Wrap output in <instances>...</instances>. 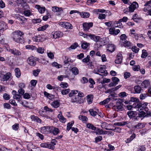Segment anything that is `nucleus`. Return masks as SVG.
Segmentation results:
<instances>
[{
  "instance_id": "f257e3e1",
  "label": "nucleus",
  "mask_w": 151,
  "mask_h": 151,
  "mask_svg": "<svg viewBox=\"0 0 151 151\" xmlns=\"http://www.w3.org/2000/svg\"><path fill=\"white\" fill-rule=\"evenodd\" d=\"M13 40L16 42L22 43L24 42V39L23 37L24 35L23 32L20 30L15 31L12 34Z\"/></svg>"
},
{
  "instance_id": "f03ea898",
  "label": "nucleus",
  "mask_w": 151,
  "mask_h": 151,
  "mask_svg": "<svg viewBox=\"0 0 151 151\" xmlns=\"http://www.w3.org/2000/svg\"><path fill=\"white\" fill-rule=\"evenodd\" d=\"M127 114L130 119H132L133 121H136L137 120L136 118L137 115V113L136 111H129L127 112Z\"/></svg>"
},
{
  "instance_id": "7ed1b4c3",
  "label": "nucleus",
  "mask_w": 151,
  "mask_h": 151,
  "mask_svg": "<svg viewBox=\"0 0 151 151\" xmlns=\"http://www.w3.org/2000/svg\"><path fill=\"white\" fill-rule=\"evenodd\" d=\"M27 61L28 64L31 66H34L36 64V58L33 56L29 57Z\"/></svg>"
},
{
  "instance_id": "20e7f679",
  "label": "nucleus",
  "mask_w": 151,
  "mask_h": 151,
  "mask_svg": "<svg viewBox=\"0 0 151 151\" xmlns=\"http://www.w3.org/2000/svg\"><path fill=\"white\" fill-rule=\"evenodd\" d=\"M6 50L9 52H10L12 54L15 55L19 56L21 55V52L20 51L15 48L11 49L10 48H6Z\"/></svg>"
},
{
  "instance_id": "39448f33",
  "label": "nucleus",
  "mask_w": 151,
  "mask_h": 151,
  "mask_svg": "<svg viewBox=\"0 0 151 151\" xmlns=\"http://www.w3.org/2000/svg\"><path fill=\"white\" fill-rule=\"evenodd\" d=\"M93 23L92 22L83 23L82 26L84 31L86 32L88 31L89 29L93 27Z\"/></svg>"
},
{
  "instance_id": "423d86ee",
  "label": "nucleus",
  "mask_w": 151,
  "mask_h": 151,
  "mask_svg": "<svg viewBox=\"0 0 151 151\" xmlns=\"http://www.w3.org/2000/svg\"><path fill=\"white\" fill-rule=\"evenodd\" d=\"M71 101L73 103L81 104L83 103V100L82 99L78 97V96H75L72 98Z\"/></svg>"
},
{
  "instance_id": "0eeeda50",
  "label": "nucleus",
  "mask_w": 151,
  "mask_h": 151,
  "mask_svg": "<svg viewBox=\"0 0 151 151\" xmlns=\"http://www.w3.org/2000/svg\"><path fill=\"white\" fill-rule=\"evenodd\" d=\"M106 66L104 65L100 67L98 70L99 73H101V74H99V75L102 76H105L107 75L108 74L107 71L106 69Z\"/></svg>"
},
{
  "instance_id": "6e6552de",
  "label": "nucleus",
  "mask_w": 151,
  "mask_h": 151,
  "mask_svg": "<svg viewBox=\"0 0 151 151\" xmlns=\"http://www.w3.org/2000/svg\"><path fill=\"white\" fill-rule=\"evenodd\" d=\"M138 7V3L136 2H133L129 7V12H133L134 10Z\"/></svg>"
},
{
  "instance_id": "1a4fd4ad",
  "label": "nucleus",
  "mask_w": 151,
  "mask_h": 151,
  "mask_svg": "<svg viewBox=\"0 0 151 151\" xmlns=\"http://www.w3.org/2000/svg\"><path fill=\"white\" fill-rule=\"evenodd\" d=\"M51 127L44 126L41 128V132L43 134H46L50 133Z\"/></svg>"
},
{
  "instance_id": "9d476101",
  "label": "nucleus",
  "mask_w": 151,
  "mask_h": 151,
  "mask_svg": "<svg viewBox=\"0 0 151 151\" xmlns=\"http://www.w3.org/2000/svg\"><path fill=\"white\" fill-rule=\"evenodd\" d=\"M63 32L60 31H56L54 33L52 34L51 37H52L53 38L56 39L58 38L61 37H63Z\"/></svg>"
},
{
  "instance_id": "9b49d317",
  "label": "nucleus",
  "mask_w": 151,
  "mask_h": 151,
  "mask_svg": "<svg viewBox=\"0 0 151 151\" xmlns=\"http://www.w3.org/2000/svg\"><path fill=\"white\" fill-rule=\"evenodd\" d=\"M107 51L112 53L115 50V45L112 44H109L107 45Z\"/></svg>"
},
{
  "instance_id": "f8f14e48",
  "label": "nucleus",
  "mask_w": 151,
  "mask_h": 151,
  "mask_svg": "<svg viewBox=\"0 0 151 151\" xmlns=\"http://www.w3.org/2000/svg\"><path fill=\"white\" fill-rule=\"evenodd\" d=\"M8 28V26L6 24L2 22H0V32H3Z\"/></svg>"
},
{
  "instance_id": "ddd939ff",
  "label": "nucleus",
  "mask_w": 151,
  "mask_h": 151,
  "mask_svg": "<svg viewBox=\"0 0 151 151\" xmlns=\"http://www.w3.org/2000/svg\"><path fill=\"white\" fill-rule=\"evenodd\" d=\"M50 129V133H52L54 135H57L59 133V129L55 127L51 126Z\"/></svg>"
},
{
  "instance_id": "4468645a",
  "label": "nucleus",
  "mask_w": 151,
  "mask_h": 151,
  "mask_svg": "<svg viewBox=\"0 0 151 151\" xmlns=\"http://www.w3.org/2000/svg\"><path fill=\"white\" fill-rule=\"evenodd\" d=\"M88 36L91 39L95 42H100V40L101 38L99 36H96L92 34H90L88 35Z\"/></svg>"
},
{
  "instance_id": "2eb2a0df",
  "label": "nucleus",
  "mask_w": 151,
  "mask_h": 151,
  "mask_svg": "<svg viewBox=\"0 0 151 151\" xmlns=\"http://www.w3.org/2000/svg\"><path fill=\"white\" fill-rule=\"evenodd\" d=\"M32 40L33 41L37 42H42L43 41V39L42 35H39L34 36L32 37Z\"/></svg>"
},
{
  "instance_id": "dca6fc26",
  "label": "nucleus",
  "mask_w": 151,
  "mask_h": 151,
  "mask_svg": "<svg viewBox=\"0 0 151 151\" xmlns=\"http://www.w3.org/2000/svg\"><path fill=\"white\" fill-rule=\"evenodd\" d=\"M100 42H101V45H104L107 44L109 42V39L107 37H105L100 38Z\"/></svg>"
},
{
  "instance_id": "f3484780",
  "label": "nucleus",
  "mask_w": 151,
  "mask_h": 151,
  "mask_svg": "<svg viewBox=\"0 0 151 151\" xmlns=\"http://www.w3.org/2000/svg\"><path fill=\"white\" fill-rule=\"evenodd\" d=\"M122 55L120 54H118L116 56V58L115 60V63L117 64H120L122 63Z\"/></svg>"
},
{
  "instance_id": "a211bd4d",
  "label": "nucleus",
  "mask_w": 151,
  "mask_h": 151,
  "mask_svg": "<svg viewBox=\"0 0 151 151\" xmlns=\"http://www.w3.org/2000/svg\"><path fill=\"white\" fill-rule=\"evenodd\" d=\"M109 33L110 34L114 35H116L120 32V30L119 29H115L114 27L110 28L109 29Z\"/></svg>"
},
{
  "instance_id": "6ab92c4d",
  "label": "nucleus",
  "mask_w": 151,
  "mask_h": 151,
  "mask_svg": "<svg viewBox=\"0 0 151 151\" xmlns=\"http://www.w3.org/2000/svg\"><path fill=\"white\" fill-rule=\"evenodd\" d=\"M145 116L146 113L143 111H141L139 113L138 115H137L135 119L137 121H138L140 118H142L141 120H142Z\"/></svg>"
},
{
  "instance_id": "aec40b11",
  "label": "nucleus",
  "mask_w": 151,
  "mask_h": 151,
  "mask_svg": "<svg viewBox=\"0 0 151 151\" xmlns=\"http://www.w3.org/2000/svg\"><path fill=\"white\" fill-rule=\"evenodd\" d=\"M30 118L32 121L37 122L40 123H41V122L42 121L41 119L37 116H35V115H31L30 116Z\"/></svg>"
},
{
  "instance_id": "412c9836",
  "label": "nucleus",
  "mask_w": 151,
  "mask_h": 151,
  "mask_svg": "<svg viewBox=\"0 0 151 151\" xmlns=\"http://www.w3.org/2000/svg\"><path fill=\"white\" fill-rule=\"evenodd\" d=\"M11 74L10 72H8L4 75L3 79L4 81H7L8 80L11 76Z\"/></svg>"
},
{
  "instance_id": "4be33fe9",
  "label": "nucleus",
  "mask_w": 151,
  "mask_h": 151,
  "mask_svg": "<svg viewBox=\"0 0 151 151\" xmlns=\"http://www.w3.org/2000/svg\"><path fill=\"white\" fill-rule=\"evenodd\" d=\"M36 7L38 9L39 12L41 14L44 13L45 12V8L44 7H41L40 6L36 5Z\"/></svg>"
},
{
  "instance_id": "5701e85b",
  "label": "nucleus",
  "mask_w": 151,
  "mask_h": 151,
  "mask_svg": "<svg viewBox=\"0 0 151 151\" xmlns=\"http://www.w3.org/2000/svg\"><path fill=\"white\" fill-rule=\"evenodd\" d=\"M122 43L123 44V46L126 47L130 48L131 47V43L130 42L127 40L124 41Z\"/></svg>"
},
{
  "instance_id": "b1692460",
  "label": "nucleus",
  "mask_w": 151,
  "mask_h": 151,
  "mask_svg": "<svg viewBox=\"0 0 151 151\" xmlns=\"http://www.w3.org/2000/svg\"><path fill=\"white\" fill-rule=\"evenodd\" d=\"M150 84L149 81L148 80H145L142 83V86L145 88L148 87Z\"/></svg>"
},
{
  "instance_id": "393cba45",
  "label": "nucleus",
  "mask_w": 151,
  "mask_h": 151,
  "mask_svg": "<svg viewBox=\"0 0 151 151\" xmlns=\"http://www.w3.org/2000/svg\"><path fill=\"white\" fill-rule=\"evenodd\" d=\"M51 105L55 108H57L60 106V103L56 100L52 103Z\"/></svg>"
},
{
  "instance_id": "a878e982",
  "label": "nucleus",
  "mask_w": 151,
  "mask_h": 151,
  "mask_svg": "<svg viewBox=\"0 0 151 151\" xmlns=\"http://www.w3.org/2000/svg\"><path fill=\"white\" fill-rule=\"evenodd\" d=\"M134 89L135 91V93H140L142 90L141 87L139 85L135 86L134 87Z\"/></svg>"
},
{
  "instance_id": "bb28decb",
  "label": "nucleus",
  "mask_w": 151,
  "mask_h": 151,
  "mask_svg": "<svg viewBox=\"0 0 151 151\" xmlns=\"http://www.w3.org/2000/svg\"><path fill=\"white\" fill-rule=\"evenodd\" d=\"M79 119L81 120L83 122H87L88 119L87 117L85 116L80 115L78 116Z\"/></svg>"
},
{
  "instance_id": "cd10ccee",
  "label": "nucleus",
  "mask_w": 151,
  "mask_h": 151,
  "mask_svg": "<svg viewBox=\"0 0 151 151\" xmlns=\"http://www.w3.org/2000/svg\"><path fill=\"white\" fill-rule=\"evenodd\" d=\"M64 28L67 29H72L73 28V27L70 23L65 22Z\"/></svg>"
},
{
  "instance_id": "c85d7f7f",
  "label": "nucleus",
  "mask_w": 151,
  "mask_h": 151,
  "mask_svg": "<svg viewBox=\"0 0 151 151\" xmlns=\"http://www.w3.org/2000/svg\"><path fill=\"white\" fill-rule=\"evenodd\" d=\"M78 93V91L77 90H72L69 93V96L70 97H73V96H76V95Z\"/></svg>"
},
{
  "instance_id": "c756f323",
  "label": "nucleus",
  "mask_w": 151,
  "mask_h": 151,
  "mask_svg": "<svg viewBox=\"0 0 151 151\" xmlns=\"http://www.w3.org/2000/svg\"><path fill=\"white\" fill-rule=\"evenodd\" d=\"M127 37L125 34H122L121 35L120 37V42L122 43H123L124 41L127 40Z\"/></svg>"
},
{
  "instance_id": "7c9ffc66",
  "label": "nucleus",
  "mask_w": 151,
  "mask_h": 151,
  "mask_svg": "<svg viewBox=\"0 0 151 151\" xmlns=\"http://www.w3.org/2000/svg\"><path fill=\"white\" fill-rule=\"evenodd\" d=\"M71 71L72 73L75 75H76L79 73V71L76 67H74L72 68Z\"/></svg>"
},
{
  "instance_id": "2f4dec72",
  "label": "nucleus",
  "mask_w": 151,
  "mask_h": 151,
  "mask_svg": "<svg viewBox=\"0 0 151 151\" xmlns=\"http://www.w3.org/2000/svg\"><path fill=\"white\" fill-rule=\"evenodd\" d=\"M81 16L83 18H87L90 15V14L87 12H82L80 13Z\"/></svg>"
},
{
  "instance_id": "473e14b6",
  "label": "nucleus",
  "mask_w": 151,
  "mask_h": 151,
  "mask_svg": "<svg viewBox=\"0 0 151 151\" xmlns=\"http://www.w3.org/2000/svg\"><path fill=\"white\" fill-rule=\"evenodd\" d=\"M58 117L60 121L62 123H65L66 120V119L64 118L62 115L59 114L58 116Z\"/></svg>"
},
{
  "instance_id": "72a5a7b5",
  "label": "nucleus",
  "mask_w": 151,
  "mask_h": 151,
  "mask_svg": "<svg viewBox=\"0 0 151 151\" xmlns=\"http://www.w3.org/2000/svg\"><path fill=\"white\" fill-rule=\"evenodd\" d=\"M148 104V103H145L142 104L141 103H137L136 106V107L137 108H139L141 107H142V108H143L145 107Z\"/></svg>"
},
{
  "instance_id": "f704fd0d",
  "label": "nucleus",
  "mask_w": 151,
  "mask_h": 151,
  "mask_svg": "<svg viewBox=\"0 0 151 151\" xmlns=\"http://www.w3.org/2000/svg\"><path fill=\"white\" fill-rule=\"evenodd\" d=\"M74 124V122L73 121H72L69 122L68 124L67 127L66 129L68 131H69L71 129L72 127Z\"/></svg>"
},
{
  "instance_id": "c9c22d12",
  "label": "nucleus",
  "mask_w": 151,
  "mask_h": 151,
  "mask_svg": "<svg viewBox=\"0 0 151 151\" xmlns=\"http://www.w3.org/2000/svg\"><path fill=\"white\" fill-rule=\"evenodd\" d=\"M127 124V122H122L115 123H114V125L119 126H123Z\"/></svg>"
},
{
  "instance_id": "e433bc0d",
  "label": "nucleus",
  "mask_w": 151,
  "mask_h": 151,
  "mask_svg": "<svg viewBox=\"0 0 151 151\" xmlns=\"http://www.w3.org/2000/svg\"><path fill=\"white\" fill-rule=\"evenodd\" d=\"M148 55L147 51L145 50H143L142 51V54L141 57L142 58H145Z\"/></svg>"
},
{
  "instance_id": "4c0bfd02",
  "label": "nucleus",
  "mask_w": 151,
  "mask_h": 151,
  "mask_svg": "<svg viewBox=\"0 0 151 151\" xmlns=\"http://www.w3.org/2000/svg\"><path fill=\"white\" fill-rule=\"evenodd\" d=\"M146 148L145 146L143 145H139L138 146L137 151H145Z\"/></svg>"
},
{
  "instance_id": "58836bf2",
  "label": "nucleus",
  "mask_w": 151,
  "mask_h": 151,
  "mask_svg": "<svg viewBox=\"0 0 151 151\" xmlns=\"http://www.w3.org/2000/svg\"><path fill=\"white\" fill-rule=\"evenodd\" d=\"M15 72L16 76L17 78H19L21 76V72L19 68H16L15 69Z\"/></svg>"
},
{
  "instance_id": "ea45409f",
  "label": "nucleus",
  "mask_w": 151,
  "mask_h": 151,
  "mask_svg": "<svg viewBox=\"0 0 151 151\" xmlns=\"http://www.w3.org/2000/svg\"><path fill=\"white\" fill-rule=\"evenodd\" d=\"M111 100L110 98H108L105 99L103 101L101 102L100 104L101 105H104L107 104Z\"/></svg>"
},
{
  "instance_id": "a19ab883",
  "label": "nucleus",
  "mask_w": 151,
  "mask_h": 151,
  "mask_svg": "<svg viewBox=\"0 0 151 151\" xmlns=\"http://www.w3.org/2000/svg\"><path fill=\"white\" fill-rule=\"evenodd\" d=\"M93 96L92 95H88L87 96V101L89 104H91L93 101Z\"/></svg>"
},
{
  "instance_id": "79ce46f5",
  "label": "nucleus",
  "mask_w": 151,
  "mask_h": 151,
  "mask_svg": "<svg viewBox=\"0 0 151 151\" xmlns=\"http://www.w3.org/2000/svg\"><path fill=\"white\" fill-rule=\"evenodd\" d=\"M89 111L90 113V114L92 116H95L97 114V113L96 111H94L93 109H90L89 110Z\"/></svg>"
},
{
  "instance_id": "37998d69",
  "label": "nucleus",
  "mask_w": 151,
  "mask_h": 151,
  "mask_svg": "<svg viewBox=\"0 0 151 151\" xmlns=\"http://www.w3.org/2000/svg\"><path fill=\"white\" fill-rule=\"evenodd\" d=\"M49 25L48 24H46L45 25L43 26L40 27L38 28V31H42L46 29L48 27Z\"/></svg>"
},
{
  "instance_id": "c03bdc74",
  "label": "nucleus",
  "mask_w": 151,
  "mask_h": 151,
  "mask_svg": "<svg viewBox=\"0 0 151 151\" xmlns=\"http://www.w3.org/2000/svg\"><path fill=\"white\" fill-rule=\"evenodd\" d=\"M145 125L142 123H139L138 124L135 125L134 127L137 128H140L142 129L143 128Z\"/></svg>"
},
{
  "instance_id": "a18cd8bd",
  "label": "nucleus",
  "mask_w": 151,
  "mask_h": 151,
  "mask_svg": "<svg viewBox=\"0 0 151 151\" xmlns=\"http://www.w3.org/2000/svg\"><path fill=\"white\" fill-rule=\"evenodd\" d=\"M70 91L69 88L63 90L61 91V94L63 95H65L68 94Z\"/></svg>"
},
{
  "instance_id": "49530a36",
  "label": "nucleus",
  "mask_w": 151,
  "mask_h": 151,
  "mask_svg": "<svg viewBox=\"0 0 151 151\" xmlns=\"http://www.w3.org/2000/svg\"><path fill=\"white\" fill-rule=\"evenodd\" d=\"M36 50L39 53L42 54L44 52V50L42 47H38V48L36 47Z\"/></svg>"
},
{
  "instance_id": "de8ad7c7",
  "label": "nucleus",
  "mask_w": 151,
  "mask_h": 151,
  "mask_svg": "<svg viewBox=\"0 0 151 151\" xmlns=\"http://www.w3.org/2000/svg\"><path fill=\"white\" fill-rule=\"evenodd\" d=\"M89 43L86 42H84L81 45V47L83 49H86L88 46L89 45Z\"/></svg>"
},
{
  "instance_id": "09e8293b",
  "label": "nucleus",
  "mask_w": 151,
  "mask_h": 151,
  "mask_svg": "<svg viewBox=\"0 0 151 151\" xmlns=\"http://www.w3.org/2000/svg\"><path fill=\"white\" fill-rule=\"evenodd\" d=\"M25 48L26 49H31L32 50H36V47L35 46L29 45H26Z\"/></svg>"
},
{
  "instance_id": "8fccbe9b",
  "label": "nucleus",
  "mask_w": 151,
  "mask_h": 151,
  "mask_svg": "<svg viewBox=\"0 0 151 151\" xmlns=\"http://www.w3.org/2000/svg\"><path fill=\"white\" fill-rule=\"evenodd\" d=\"M96 134H105V133L102 129H99L98 128H96Z\"/></svg>"
},
{
  "instance_id": "3c124183",
  "label": "nucleus",
  "mask_w": 151,
  "mask_h": 151,
  "mask_svg": "<svg viewBox=\"0 0 151 151\" xmlns=\"http://www.w3.org/2000/svg\"><path fill=\"white\" fill-rule=\"evenodd\" d=\"M60 86L61 87L64 88H67L68 86L67 83L64 82H61Z\"/></svg>"
},
{
  "instance_id": "603ef678",
  "label": "nucleus",
  "mask_w": 151,
  "mask_h": 151,
  "mask_svg": "<svg viewBox=\"0 0 151 151\" xmlns=\"http://www.w3.org/2000/svg\"><path fill=\"white\" fill-rule=\"evenodd\" d=\"M86 126L87 128L89 129H91L92 130H95L96 129V127L94 126L93 124L88 123L86 125Z\"/></svg>"
},
{
  "instance_id": "864d4df0",
  "label": "nucleus",
  "mask_w": 151,
  "mask_h": 151,
  "mask_svg": "<svg viewBox=\"0 0 151 151\" xmlns=\"http://www.w3.org/2000/svg\"><path fill=\"white\" fill-rule=\"evenodd\" d=\"M112 80L113 82L115 83V85L117 84L118 82L119 81V79L117 77H113L112 78Z\"/></svg>"
},
{
  "instance_id": "5fc2aeb1",
  "label": "nucleus",
  "mask_w": 151,
  "mask_h": 151,
  "mask_svg": "<svg viewBox=\"0 0 151 151\" xmlns=\"http://www.w3.org/2000/svg\"><path fill=\"white\" fill-rule=\"evenodd\" d=\"M40 70L39 69L34 70L33 71V74L34 76H38L39 73L40 72Z\"/></svg>"
},
{
  "instance_id": "6e6d98bb",
  "label": "nucleus",
  "mask_w": 151,
  "mask_h": 151,
  "mask_svg": "<svg viewBox=\"0 0 151 151\" xmlns=\"http://www.w3.org/2000/svg\"><path fill=\"white\" fill-rule=\"evenodd\" d=\"M78 46V44L77 43L75 42L71 46L68 48V49H75L76 48H77Z\"/></svg>"
},
{
  "instance_id": "4d7b16f0",
  "label": "nucleus",
  "mask_w": 151,
  "mask_h": 151,
  "mask_svg": "<svg viewBox=\"0 0 151 151\" xmlns=\"http://www.w3.org/2000/svg\"><path fill=\"white\" fill-rule=\"evenodd\" d=\"M130 101L132 102H135L139 103V99L137 98L132 97L131 98Z\"/></svg>"
},
{
  "instance_id": "13d9d810",
  "label": "nucleus",
  "mask_w": 151,
  "mask_h": 151,
  "mask_svg": "<svg viewBox=\"0 0 151 151\" xmlns=\"http://www.w3.org/2000/svg\"><path fill=\"white\" fill-rule=\"evenodd\" d=\"M95 142L97 143L101 141L102 139V137L101 136H99L96 137L95 138Z\"/></svg>"
},
{
  "instance_id": "bf43d9fd",
  "label": "nucleus",
  "mask_w": 151,
  "mask_h": 151,
  "mask_svg": "<svg viewBox=\"0 0 151 151\" xmlns=\"http://www.w3.org/2000/svg\"><path fill=\"white\" fill-rule=\"evenodd\" d=\"M12 128L13 129L15 130H17L19 128V124L18 123H16L12 126Z\"/></svg>"
},
{
  "instance_id": "052dcab7",
  "label": "nucleus",
  "mask_w": 151,
  "mask_h": 151,
  "mask_svg": "<svg viewBox=\"0 0 151 151\" xmlns=\"http://www.w3.org/2000/svg\"><path fill=\"white\" fill-rule=\"evenodd\" d=\"M24 14L26 16H29L31 14V12L29 10H25L24 12Z\"/></svg>"
},
{
  "instance_id": "680f3d73",
  "label": "nucleus",
  "mask_w": 151,
  "mask_h": 151,
  "mask_svg": "<svg viewBox=\"0 0 151 151\" xmlns=\"http://www.w3.org/2000/svg\"><path fill=\"white\" fill-rule=\"evenodd\" d=\"M18 20H22V22H20L21 24H22L24 22L26 21L27 19L24 16H21L18 18Z\"/></svg>"
},
{
  "instance_id": "e2e57ef3",
  "label": "nucleus",
  "mask_w": 151,
  "mask_h": 151,
  "mask_svg": "<svg viewBox=\"0 0 151 151\" xmlns=\"http://www.w3.org/2000/svg\"><path fill=\"white\" fill-rule=\"evenodd\" d=\"M41 19H34L32 20V22L34 24H36L41 22Z\"/></svg>"
},
{
  "instance_id": "0e129e2a",
  "label": "nucleus",
  "mask_w": 151,
  "mask_h": 151,
  "mask_svg": "<svg viewBox=\"0 0 151 151\" xmlns=\"http://www.w3.org/2000/svg\"><path fill=\"white\" fill-rule=\"evenodd\" d=\"M110 130H113L114 132L117 133H120L121 132V129L119 127H115L114 129H110Z\"/></svg>"
},
{
  "instance_id": "69168bd1",
  "label": "nucleus",
  "mask_w": 151,
  "mask_h": 151,
  "mask_svg": "<svg viewBox=\"0 0 151 151\" xmlns=\"http://www.w3.org/2000/svg\"><path fill=\"white\" fill-rule=\"evenodd\" d=\"M88 81L87 78L85 77H83L81 80V82L82 83H87Z\"/></svg>"
},
{
  "instance_id": "338daca9",
  "label": "nucleus",
  "mask_w": 151,
  "mask_h": 151,
  "mask_svg": "<svg viewBox=\"0 0 151 151\" xmlns=\"http://www.w3.org/2000/svg\"><path fill=\"white\" fill-rule=\"evenodd\" d=\"M90 56L89 55H88L86 58H85L82 60V61L83 62L87 63L89 62L90 60Z\"/></svg>"
},
{
  "instance_id": "774afa93",
  "label": "nucleus",
  "mask_w": 151,
  "mask_h": 151,
  "mask_svg": "<svg viewBox=\"0 0 151 151\" xmlns=\"http://www.w3.org/2000/svg\"><path fill=\"white\" fill-rule=\"evenodd\" d=\"M19 94L20 96L22 95L24 93V90L22 88H20L18 91Z\"/></svg>"
}]
</instances>
